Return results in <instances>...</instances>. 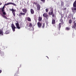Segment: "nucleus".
Masks as SVG:
<instances>
[{"label": "nucleus", "instance_id": "1", "mask_svg": "<svg viewBox=\"0 0 76 76\" xmlns=\"http://www.w3.org/2000/svg\"><path fill=\"white\" fill-rule=\"evenodd\" d=\"M50 12H48V14L49 15H52V18H54L55 19H56L57 18L56 16V15L53 13V12H54V9L53 8H51L50 9Z\"/></svg>", "mask_w": 76, "mask_h": 76}, {"label": "nucleus", "instance_id": "2", "mask_svg": "<svg viewBox=\"0 0 76 76\" xmlns=\"http://www.w3.org/2000/svg\"><path fill=\"white\" fill-rule=\"evenodd\" d=\"M5 8L4 7V6L3 7H2V14H1V15L5 19H8L9 20V18H7V17L6 16V13L4 11V10Z\"/></svg>", "mask_w": 76, "mask_h": 76}, {"label": "nucleus", "instance_id": "3", "mask_svg": "<svg viewBox=\"0 0 76 76\" xmlns=\"http://www.w3.org/2000/svg\"><path fill=\"white\" fill-rule=\"evenodd\" d=\"M9 4H12L13 5V6H16V5L14 3H13L12 2H9L8 3H7L4 5V7H5V6H7V5H9Z\"/></svg>", "mask_w": 76, "mask_h": 76}, {"label": "nucleus", "instance_id": "4", "mask_svg": "<svg viewBox=\"0 0 76 76\" xmlns=\"http://www.w3.org/2000/svg\"><path fill=\"white\" fill-rule=\"evenodd\" d=\"M11 28H12V29L13 31V32H15V28H16L15 27V25H14V24H13V23H12L11 24Z\"/></svg>", "mask_w": 76, "mask_h": 76}, {"label": "nucleus", "instance_id": "5", "mask_svg": "<svg viewBox=\"0 0 76 76\" xmlns=\"http://www.w3.org/2000/svg\"><path fill=\"white\" fill-rule=\"evenodd\" d=\"M10 11H12V14L14 15V16L15 17V12H16V10H14L12 8V9H10Z\"/></svg>", "mask_w": 76, "mask_h": 76}, {"label": "nucleus", "instance_id": "6", "mask_svg": "<svg viewBox=\"0 0 76 76\" xmlns=\"http://www.w3.org/2000/svg\"><path fill=\"white\" fill-rule=\"evenodd\" d=\"M43 16L45 18H46L47 19H48V15H47V13H44L43 14Z\"/></svg>", "mask_w": 76, "mask_h": 76}, {"label": "nucleus", "instance_id": "7", "mask_svg": "<svg viewBox=\"0 0 76 76\" xmlns=\"http://www.w3.org/2000/svg\"><path fill=\"white\" fill-rule=\"evenodd\" d=\"M26 15V14H25V13L21 12H20L18 16L19 17H21L22 16H25V15Z\"/></svg>", "mask_w": 76, "mask_h": 76}, {"label": "nucleus", "instance_id": "8", "mask_svg": "<svg viewBox=\"0 0 76 76\" xmlns=\"http://www.w3.org/2000/svg\"><path fill=\"white\" fill-rule=\"evenodd\" d=\"M56 19H55L54 18H52V23L53 25H54L56 24Z\"/></svg>", "mask_w": 76, "mask_h": 76}, {"label": "nucleus", "instance_id": "9", "mask_svg": "<svg viewBox=\"0 0 76 76\" xmlns=\"http://www.w3.org/2000/svg\"><path fill=\"white\" fill-rule=\"evenodd\" d=\"M37 25L39 28H40L41 27V26H42V24L40 22H38L37 23Z\"/></svg>", "mask_w": 76, "mask_h": 76}, {"label": "nucleus", "instance_id": "10", "mask_svg": "<svg viewBox=\"0 0 76 76\" xmlns=\"http://www.w3.org/2000/svg\"><path fill=\"white\" fill-rule=\"evenodd\" d=\"M23 12H24V13H27V9L25 8H23L22 10Z\"/></svg>", "mask_w": 76, "mask_h": 76}, {"label": "nucleus", "instance_id": "11", "mask_svg": "<svg viewBox=\"0 0 76 76\" xmlns=\"http://www.w3.org/2000/svg\"><path fill=\"white\" fill-rule=\"evenodd\" d=\"M16 26L18 29H19L20 28V26H19V23H16Z\"/></svg>", "mask_w": 76, "mask_h": 76}, {"label": "nucleus", "instance_id": "12", "mask_svg": "<svg viewBox=\"0 0 76 76\" xmlns=\"http://www.w3.org/2000/svg\"><path fill=\"white\" fill-rule=\"evenodd\" d=\"M37 10H40V8H41V6H40V5L37 4Z\"/></svg>", "mask_w": 76, "mask_h": 76}, {"label": "nucleus", "instance_id": "13", "mask_svg": "<svg viewBox=\"0 0 76 76\" xmlns=\"http://www.w3.org/2000/svg\"><path fill=\"white\" fill-rule=\"evenodd\" d=\"M73 23H74V25L72 27V28H74V29H75L76 26V23H75V21H74Z\"/></svg>", "mask_w": 76, "mask_h": 76}, {"label": "nucleus", "instance_id": "14", "mask_svg": "<svg viewBox=\"0 0 76 76\" xmlns=\"http://www.w3.org/2000/svg\"><path fill=\"white\" fill-rule=\"evenodd\" d=\"M10 31L9 30H8L7 31H6L5 32V34H10Z\"/></svg>", "mask_w": 76, "mask_h": 76}, {"label": "nucleus", "instance_id": "15", "mask_svg": "<svg viewBox=\"0 0 76 76\" xmlns=\"http://www.w3.org/2000/svg\"><path fill=\"white\" fill-rule=\"evenodd\" d=\"M73 7H76V1H75L73 3Z\"/></svg>", "mask_w": 76, "mask_h": 76}, {"label": "nucleus", "instance_id": "16", "mask_svg": "<svg viewBox=\"0 0 76 76\" xmlns=\"http://www.w3.org/2000/svg\"><path fill=\"white\" fill-rule=\"evenodd\" d=\"M0 34H2V35H3V29H0Z\"/></svg>", "mask_w": 76, "mask_h": 76}, {"label": "nucleus", "instance_id": "17", "mask_svg": "<svg viewBox=\"0 0 76 76\" xmlns=\"http://www.w3.org/2000/svg\"><path fill=\"white\" fill-rule=\"evenodd\" d=\"M30 12L31 14H34V11L33 9H31Z\"/></svg>", "mask_w": 76, "mask_h": 76}, {"label": "nucleus", "instance_id": "18", "mask_svg": "<svg viewBox=\"0 0 76 76\" xmlns=\"http://www.w3.org/2000/svg\"><path fill=\"white\" fill-rule=\"evenodd\" d=\"M72 11L73 13L75 12V10H76V8H72Z\"/></svg>", "mask_w": 76, "mask_h": 76}, {"label": "nucleus", "instance_id": "19", "mask_svg": "<svg viewBox=\"0 0 76 76\" xmlns=\"http://www.w3.org/2000/svg\"><path fill=\"white\" fill-rule=\"evenodd\" d=\"M60 22H61V23L62 24H63V18H61L60 20Z\"/></svg>", "mask_w": 76, "mask_h": 76}, {"label": "nucleus", "instance_id": "20", "mask_svg": "<svg viewBox=\"0 0 76 76\" xmlns=\"http://www.w3.org/2000/svg\"><path fill=\"white\" fill-rule=\"evenodd\" d=\"M39 21H41L42 20V17H39V19H38Z\"/></svg>", "mask_w": 76, "mask_h": 76}, {"label": "nucleus", "instance_id": "21", "mask_svg": "<svg viewBox=\"0 0 76 76\" xmlns=\"http://www.w3.org/2000/svg\"><path fill=\"white\" fill-rule=\"evenodd\" d=\"M61 28V23H59V25L58 30H60Z\"/></svg>", "mask_w": 76, "mask_h": 76}, {"label": "nucleus", "instance_id": "22", "mask_svg": "<svg viewBox=\"0 0 76 76\" xmlns=\"http://www.w3.org/2000/svg\"><path fill=\"white\" fill-rule=\"evenodd\" d=\"M27 20L29 22H30V21H31V18L29 17H28L27 18Z\"/></svg>", "mask_w": 76, "mask_h": 76}, {"label": "nucleus", "instance_id": "23", "mask_svg": "<svg viewBox=\"0 0 76 76\" xmlns=\"http://www.w3.org/2000/svg\"><path fill=\"white\" fill-rule=\"evenodd\" d=\"M29 27H30V28L32 27V23H29Z\"/></svg>", "mask_w": 76, "mask_h": 76}, {"label": "nucleus", "instance_id": "24", "mask_svg": "<svg viewBox=\"0 0 76 76\" xmlns=\"http://www.w3.org/2000/svg\"><path fill=\"white\" fill-rule=\"evenodd\" d=\"M61 18L63 19V17H64V15H63V14H61Z\"/></svg>", "mask_w": 76, "mask_h": 76}, {"label": "nucleus", "instance_id": "25", "mask_svg": "<svg viewBox=\"0 0 76 76\" xmlns=\"http://www.w3.org/2000/svg\"><path fill=\"white\" fill-rule=\"evenodd\" d=\"M61 6H62V7L64 6V2H61Z\"/></svg>", "mask_w": 76, "mask_h": 76}, {"label": "nucleus", "instance_id": "26", "mask_svg": "<svg viewBox=\"0 0 76 76\" xmlns=\"http://www.w3.org/2000/svg\"><path fill=\"white\" fill-rule=\"evenodd\" d=\"M72 19H70L69 20V23L70 24L72 23Z\"/></svg>", "mask_w": 76, "mask_h": 76}, {"label": "nucleus", "instance_id": "27", "mask_svg": "<svg viewBox=\"0 0 76 76\" xmlns=\"http://www.w3.org/2000/svg\"><path fill=\"white\" fill-rule=\"evenodd\" d=\"M45 26V23H43V25H42V28H44Z\"/></svg>", "mask_w": 76, "mask_h": 76}, {"label": "nucleus", "instance_id": "28", "mask_svg": "<svg viewBox=\"0 0 76 76\" xmlns=\"http://www.w3.org/2000/svg\"><path fill=\"white\" fill-rule=\"evenodd\" d=\"M67 31H69L70 30V27H67Z\"/></svg>", "mask_w": 76, "mask_h": 76}, {"label": "nucleus", "instance_id": "29", "mask_svg": "<svg viewBox=\"0 0 76 76\" xmlns=\"http://www.w3.org/2000/svg\"><path fill=\"white\" fill-rule=\"evenodd\" d=\"M3 9V8H0V12H2V10Z\"/></svg>", "mask_w": 76, "mask_h": 76}, {"label": "nucleus", "instance_id": "30", "mask_svg": "<svg viewBox=\"0 0 76 76\" xmlns=\"http://www.w3.org/2000/svg\"><path fill=\"white\" fill-rule=\"evenodd\" d=\"M34 3L35 4V5H38V4H38V3L37 2H34Z\"/></svg>", "mask_w": 76, "mask_h": 76}, {"label": "nucleus", "instance_id": "31", "mask_svg": "<svg viewBox=\"0 0 76 76\" xmlns=\"http://www.w3.org/2000/svg\"><path fill=\"white\" fill-rule=\"evenodd\" d=\"M41 1L43 2V3H45V0H40Z\"/></svg>", "mask_w": 76, "mask_h": 76}, {"label": "nucleus", "instance_id": "32", "mask_svg": "<svg viewBox=\"0 0 76 76\" xmlns=\"http://www.w3.org/2000/svg\"><path fill=\"white\" fill-rule=\"evenodd\" d=\"M45 10L46 12H48V9H46Z\"/></svg>", "mask_w": 76, "mask_h": 76}, {"label": "nucleus", "instance_id": "33", "mask_svg": "<svg viewBox=\"0 0 76 76\" xmlns=\"http://www.w3.org/2000/svg\"><path fill=\"white\" fill-rule=\"evenodd\" d=\"M66 8H65L63 9V10H66Z\"/></svg>", "mask_w": 76, "mask_h": 76}, {"label": "nucleus", "instance_id": "34", "mask_svg": "<svg viewBox=\"0 0 76 76\" xmlns=\"http://www.w3.org/2000/svg\"><path fill=\"white\" fill-rule=\"evenodd\" d=\"M58 58H60V56H58L57 57V59L58 60Z\"/></svg>", "mask_w": 76, "mask_h": 76}, {"label": "nucleus", "instance_id": "35", "mask_svg": "<svg viewBox=\"0 0 76 76\" xmlns=\"http://www.w3.org/2000/svg\"><path fill=\"white\" fill-rule=\"evenodd\" d=\"M66 17H64V19L65 20V19H66Z\"/></svg>", "mask_w": 76, "mask_h": 76}, {"label": "nucleus", "instance_id": "36", "mask_svg": "<svg viewBox=\"0 0 76 76\" xmlns=\"http://www.w3.org/2000/svg\"><path fill=\"white\" fill-rule=\"evenodd\" d=\"M1 72H2V71H1V70H0V73H1Z\"/></svg>", "mask_w": 76, "mask_h": 76}, {"label": "nucleus", "instance_id": "37", "mask_svg": "<svg viewBox=\"0 0 76 76\" xmlns=\"http://www.w3.org/2000/svg\"><path fill=\"white\" fill-rule=\"evenodd\" d=\"M1 4H2V3H0V5H1Z\"/></svg>", "mask_w": 76, "mask_h": 76}, {"label": "nucleus", "instance_id": "38", "mask_svg": "<svg viewBox=\"0 0 76 76\" xmlns=\"http://www.w3.org/2000/svg\"><path fill=\"white\" fill-rule=\"evenodd\" d=\"M3 55H2L1 56H4V53H3Z\"/></svg>", "mask_w": 76, "mask_h": 76}, {"label": "nucleus", "instance_id": "39", "mask_svg": "<svg viewBox=\"0 0 76 76\" xmlns=\"http://www.w3.org/2000/svg\"><path fill=\"white\" fill-rule=\"evenodd\" d=\"M75 18H74V20H75Z\"/></svg>", "mask_w": 76, "mask_h": 76}, {"label": "nucleus", "instance_id": "40", "mask_svg": "<svg viewBox=\"0 0 76 76\" xmlns=\"http://www.w3.org/2000/svg\"><path fill=\"white\" fill-rule=\"evenodd\" d=\"M46 57H47V58H48V56H46Z\"/></svg>", "mask_w": 76, "mask_h": 76}, {"label": "nucleus", "instance_id": "41", "mask_svg": "<svg viewBox=\"0 0 76 76\" xmlns=\"http://www.w3.org/2000/svg\"><path fill=\"white\" fill-rule=\"evenodd\" d=\"M36 21L37 22V18L36 19Z\"/></svg>", "mask_w": 76, "mask_h": 76}, {"label": "nucleus", "instance_id": "42", "mask_svg": "<svg viewBox=\"0 0 76 76\" xmlns=\"http://www.w3.org/2000/svg\"><path fill=\"white\" fill-rule=\"evenodd\" d=\"M66 30H67V27H66Z\"/></svg>", "mask_w": 76, "mask_h": 76}, {"label": "nucleus", "instance_id": "43", "mask_svg": "<svg viewBox=\"0 0 76 76\" xmlns=\"http://www.w3.org/2000/svg\"><path fill=\"white\" fill-rule=\"evenodd\" d=\"M72 19H73V17H72Z\"/></svg>", "mask_w": 76, "mask_h": 76}, {"label": "nucleus", "instance_id": "44", "mask_svg": "<svg viewBox=\"0 0 76 76\" xmlns=\"http://www.w3.org/2000/svg\"><path fill=\"white\" fill-rule=\"evenodd\" d=\"M1 52V50H0V52Z\"/></svg>", "mask_w": 76, "mask_h": 76}, {"label": "nucleus", "instance_id": "45", "mask_svg": "<svg viewBox=\"0 0 76 76\" xmlns=\"http://www.w3.org/2000/svg\"><path fill=\"white\" fill-rule=\"evenodd\" d=\"M47 24H48V23H47Z\"/></svg>", "mask_w": 76, "mask_h": 76}]
</instances>
